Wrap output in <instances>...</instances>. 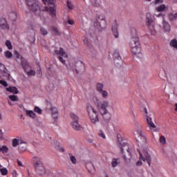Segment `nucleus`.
I'll use <instances>...</instances> for the list:
<instances>
[{
	"instance_id": "f257e3e1",
	"label": "nucleus",
	"mask_w": 177,
	"mask_h": 177,
	"mask_svg": "<svg viewBox=\"0 0 177 177\" xmlns=\"http://www.w3.org/2000/svg\"><path fill=\"white\" fill-rule=\"evenodd\" d=\"M129 46L131 48V52L133 55L142 59L143 55H142V47L140 46V41L139 37L136 34V30H133L131 34V38L130 39Z\"/></svg>"
},
{
	"instance_id": "f03ea898",
	"label": "nucleus",
	"mask_w": 177,
	"mask_h": 177,
	"mask_svg": "<svg viewBox=\"0 0 177 177\" xmlns=\"http://www.w3.org/2000/svg\"><path fill=\"white\" fill-rule=\"evenodd\" d=\"M33 158L35 160V162L33 163L35 171H36L38 175H45L46 174V169H45V166L41 158L35 156Z\"/></svg>"
},
{
	"instance_id": "7ed1b4c3",
	"label": "nucleus",
	"mask_w": 177,
	"mask_h": 177,
	"mask_svg": "<svg viewBox=\"0 0 177 177\" xmlns=\"http://www.w3.org/2000/svg\"><path fill=\"white\" fill-rule=\"evenodd\" d=\"M93 101L95 106H96V107L98 109L100 113L109 111V110H107V107L110 106L109 101H100V100H99L97 97H94L93 98Z\"/></svg>"
},
{
	"instance_id": "20e7f679",
	"label": "nucleus",
	"mask_w": 177,
	"mask_h": 177,
	"mask_svg": "<svg viewBox=\"0 0 177 177\" xmlns=\"http://www.w3.org/2000/svg\"><path fill=\"white\" fill-rule=\"evenodd\" d=\"M86 109L91 122L92 124H96L97 122H99V116L97 115V111L95 110V108L91 105V104H88Z\"/></svg>"
},
{
	"instance_id": "39448f33",
	"label": "nucleus",
	"mask_w": 177,
	"mask_h": 177,
	"mask_svg": "<svg viewBox=\"0 0 177 177\" xmlns=\"http://www.w3.org/2000/svg\"><path fill=\"white\" fill-rule=\"evenodd\" d=\"M29 10L33 12L36 16H39L41 15V8L38 4V1L35 0H26Z\"/></svg>"
},
{
	"instance_id": "423d86ee",
	"label": "nucleus",
	"mask_w": 177,
	"mask_h": 177,
	"mask_svg": "<svg viewBox=\"0 0 177 177\" xmlns=\"http://www.w3.org/2000/svg\"><path fill=\"white\" fill-rule=\"evenodd\" d=\"M82 67H84V64H80L77 65L75 62H70L68 66H67L68 70L73 71L75 74H79L80 70H81V68Z\"/></svg>"
},
{
	"instance_id": "0eeeda50",
	"label": "nucleus",
	"mask_w": 177,
	"mask_h": 177,
	"mask_svg": "<svg viewBox=\"0 0 177 177\" xmlns=\"http://www.w3.org/2000/svg\"><path fill=\"white\" fill-rule=\"evenodd\" d=\"M44 5L48 3V8L46 7V10H49L52 15H56V10L55 9V0H42Z\"/></svg>"
},
{
	"instance_id": "6e6552de",
	"label": "nucleus",
	"mask_w": 177,
	"mask_h": 177,
	"mask_svg": "<svg viewBox=\"0 0 177 177\" xmlns=\"http://www.w3.org/2000/svg\"><path fill=\"white\" fill-rule=\"evenodd\" d=\"M138 151L140 154V160H142V161H144V162H147V164L149 165V167H150L151 165V156H150V153H149V152H147V151H144V156L145 157H143V154H142V153L140 152V151H139V149H138Z\"/></svg>"
},
{
	"instance_id": "1a4fd4ad",
	"label": "nucleus",
	"mask_w": 177,
	"mask_h": 177,
	"mask_svg": "<svg viewBox=\"0 0 177 177\" xmlns=\"http://www.w3.org/2000/svg\"><path fill=\"white\" fill-rule=\"evenodd\" d=\"M146 26L148 27L151 31L154 30V21L153 20V17L150 13H147L145 19Z\"/></svg>"
},
{
	"instance_id": "9d476101",
	"label": "nucleus",
	"mask_w": 177,
	"mask_h": 177,
	"mask_svg": "<svg viewBox=\"0 0 177 177\" xmlns=\"http://www.w3.org/2000/svg\"><path fill=\"white\" fill-rule=\"evenodd\" d=\"M117 145L119 149H120L122 153H124L125 151L131 150V148H129V145L124 142V140H118Z\"/></svg>"
},
{
	"instance_id": "9b49d317",
	"label": "nucleus",
	"mask_w": 177,
	"mask_h": 177,
	"mask_svg": "<svg viewBox=\"0 0 177 177\" xmlns=\"http://www.w3.org/2000/svg\"><path fill=\"white\" fill-rule=\"evenodd\" d=\"M94 27L96 30H98L99 31H102L107 27V23L106 22V20L102 21H95L94 22Z\"/></svg>"
},
{
	"instance_id": "f8f14e48",
	"label": "nucleus",
	"mask_w": 177,
	"mask_h": 177,
	"mask_svg": "<svg viewBox=\"0 0 177 177\" xmlns=\"http://www.w3.org/2000/svg\"><path fill=\"white\" fill-rule=\"evenodd\" d=\"M100 114L104 122H106V124H108V122H110V120H111V114L109 113V111L102 112Z\"/></svg>"
},
{
	"instance_id": "ddd939ff",
	"label": "nucleus",
	"mask_w": 177,
	"mask_h": 177,
	"mask_svg": "<svg viewBox=\"0 0 177 177\" xmlns=\"http://www.w3.org/2000/svg\"><path fill=\"white\" fill-rule=\"evenodd\" d=\"M112 32L115 37V38H118V24H117L116 21H113L112 22Z\"/></svg>"
},
{
	"instance_id": "4468645a",
	"label": "nucleus",
	"mask_w": 177,
	"mask_h": 177,
	"mask_svg": "<svg viewBox=\"0 0 177 177\" xmlns=\"http://www.w3.org/2000/svg\"><path fill=\"white\" fill-rule=\"evenodd\" d=\"M51 115L54 121H57V118L59 117V111L55 106L51 107Z\"/></svg>"
},
{
	"instance_id": "2eb2a0df",
	"label": "nucleus",
	"mask_w": 177,
	"mask_h": 177,
	"mask_svg": "<svg viewBox=\"0 0 177 177\" xmlns=\"http://www.w3.org/2000/svg\"><path fill=\"white\" fill-rule=\"evenodd\" d=\"M21 66L25 72H27V68H30V64L23 57H21Z\"/></svg>"
},
{
	"instance_id": "dca6fc26",
	"label": "nucleus",
	"mask_w": 177,
	"mask_h": 177,
	"mask_svg": "<svg viewBox=\"0 0 177 177\" xmlns=\"http://www.w3.org/2000/svg\"><path fill=\"white\" fill-rule=\"evenodd\" d=\"M0 28L2 30H9V25L4 18H0Z\"/></svg>"
},
{
	"instance_id": "f3484780",
	"label": "nucleus",
	"mask_w": 177,
	"mask_h": 177,
	"mask_svg": "<svg viewBox=\"0 0 177 177\" xmlns=\"http://www.w3.org/2000/svg\"><path fill=\"white\" fill-rule=\"evenodd\" d=\"M113 60L115 63H118L117 62L118 60V62H121L122 58H121V56L120 55V51H118V50H115L113 51Z\"/></svg>"
},
{
	"instance_id": "a211bd4d",
	"label": "nucleus",
	"mask_w": 177,
	"mask_h": 177,
	"mask_svg": "<svg viewBox=\"0 0 177 177\" xmlns=\"http://www.w3.org/2000/svg\"><path fill=\"white\" fill-rule=\"evenodd\" d=\"M122 154L124 160H125V161H131V158H132V153L131 152V150L122 152Z\"/></svg>"
},
{
	"instance_id": "6ab92c4d",
	"label": "nucleus",
	"mask_w": 177,
	"mask_h": 177,
	"mask_svg": "<svg viewBox=\"0 0 177 177\" xmlns=\"http://www.w3.org/2000/svg\"><path fill=\"white\" fill-rule=\"evenodd\" d=\"M71 126L73 127L75 131H81L82 129V126L78 123V121H74L71 123Z\"/></svg>"
},
{
	"instance_id": "aec40b11",
	"label": "nucleus",
	"mask_w": 177,
	"mask_h": 177,
	"mask_svg": "<svg viewBox=\"0 0 177 177\" xmlns=\"http://www.w3.org/2000/svg\"><path fill=\"white\" fill-rule=\"evenodd\" d=\"M7 92H10V93H13V95H17L19 93V90L16 86H10L6 88Z\"/></svg>"
},
{
	"instance_id": "412c9836",
	"label": "nucleus",
	"mask_w": 177,
	"mask_h": 177,
	"mask_svg": "<svg viewBox=\"0 0 177 177\" xmlns=\"http://www.w3.org/2000/svg\"><path fill=\"white\" fill-rule=\"evenodd\" d=\"M55 53L56 55H59L60 56H63V57H68L67 53H65L64 50H63V48H59V50H55Z\"/></svg>"
},
{
	"instance_id": "4be33fe9",
	"label": "nucleus",
	"mask_w": 177,
	"mask_h": 177,
	"mask_svg": "<svg viewBox=\"0 0 177 177\" xmlns=\"http://www.w3.org/2000/svg\"><path fill=\"white\" fill-rule=\"evenodd\" d=\"M162 24L165 31H167V32H169V31H171V26L169 25V23L165 21V19H163Z\"/></svg>"
},
{
	"instance_id": "5701e85b",
	"label": "nucleus",
	"mask_w": 177,
	"mask_h": 177,
	"mask_svg": "<svg viewBox=\"0 0 177 177\" xmlns=\"http://www.w3.org/2000/svg\"><path fill=\"white\" fill-rule=\"evenodd\" d=\"M26 114L28 115V117H30V118H35L37 117V115H35V113H34L33 111L27 110L26 111Z\"/></svg>"
},
{
	"instance_id": "b1692460",
	"label": "nucleus",
	"mask_w": 177,
	"mask_h": 177,
	"mask_svg": "<svg viewBox=\"0 0 177 177\" xmlns=\"http://www.w3.org/2000/svg\"><path fill=\"white\" fill-rule=\"evenodd\" d=\"M167 17L169 21H175L176 20V15L175 14H172V12H169L167 15Z\"/></svg>"
},
{
	"instance_id": "393cba45",
	"label": "nucleus",
	"mask_w": 177,
	"mask_h": 177,
	"mask_svg": "<svg viewBox=\"0 0 177 177\" xmlns=\"http://www.w3.org/2000/svg\"><path fill=\"white\" fill-rule=\"evenodd\" d=\"M102 2H100V0H93L91 1V5L94 6L95 8H99Z\"/></svg>"
},
{
	"instance_id": "a878e982",
	"label": "nucleus",
	"mask_w": 177,
	"mask_h": 177,
	"mask_svg": "<svg viewBox=\"0 0 177 177\" xmlns=\"http://www.w3.org/2000/svg\"><path fill=\"white\" fill-rule=\"evenodd\" d=\"M147 122L151 128H156V124L151 121V118L147 116Z\"/></svg>"
},
{
	"instance_id": "bb28decb",
	"label": "nucleus",
	"mask_w": 177,
	"mask_h": 177,
	"mask_svg": "<svg viewBox=\"0 0 177 177\" xmlns=\"http://www.w3.org/2000/svg\"><path fill=\"white\" fill-rule=\"evenodd\" d=\"M9 151V148L6 147V145H3L2 147H0V153H3V154H5V153H8Z\"/></svg>"
},
{
	"instance_id": "cd10ccee",
	"label": "nucleus",
	"mask_w": 177,
	"mask_h": 177,
	"mask_svg": "<svg viewBox=\"0 0 177 177\" xmlns=\"http://www.w3.org/2000/svg\"><path fill=\"white\" fill-rule=\"evenodd\" d=\"M137 133L138 136H140V139H142V140H146V137L144 136L143 132H142V130L138 129L137 130Z\"/></svg>"
},
{
	"instance_id": "c85d7f7f",
	"label": "nucleus",
	"mask_w": 177,
	"mask_h": 177,
	"mask_svg": "<svg viewBox=\"0 0 177 177\" xmlns=\"http://www.w3.org/2000/svg\"><path fill=\"white\" fill-rule=\"evenodd\" d=\"M68 156L72 164H77V158H75V156H73L71 153H69Z\"/></svg>"
},
{
	"instance_id": "c756f323",
	"label": "nucleus",
	"mask_w": 177,
	"mask_h": 177,
	"mask_svg": "<svg viewBox=\"0 0 177 177\" xmlns=\"http://www.w3.org/2000/svg\"><path fill=\"white\" fill-rule=\"evenodd\" d=\"M170 46L173 48H175V49H177V40L176 39H173L170 41Z\"/></svg>"
},
{
	"instance_id": "7c9ffc66",
	"label": "nucleus",
	"mask_w": 177,
	"mask_h": 177,
	"mask_svg": "<svg viewBox=\"0 0 177 177\" xmlns=\"http://www.w3.org/2000/svg\"><path fill=\"white\" fill-rule=\"evenodd\" d=\"M103 84L102 83H97L96 85V89L97 92H102L103 91Z\"/></svg>"
},
{
	"instance_id": "2f4dec72",
	"label": "nucleus",
	"mask_w": 177,
	"mask_h": 177,
	"mask_svg": "<svg viewBox=\"0 0 177 177\" xmlns=\"http://www.w3.org/2000/svg\"><path fill=\"white\" fill-rule=\"evenodd\" d=\"M8 97L12 102H19V97H17V95H9Z\"/></svg>"
},
{
	"instance_id": "473e14b6",
	"label": "nucleus",
	"mask_w": 177,
	"mask_h": 177,
	"mask_svg": "<svg viewBox=\"0 0 177 177\" xmlns=\"http://www.w3.org/2000/svg\"><path fill=\"white\" fill-rule=\"evenodd\" d=\"M5 56L8 59H12V57H13V54L12 53V52L7 50L5 52Z\"/></svg>"
},
{
	"instance_id": "72a5a7b5",
	"label": "nucleus",
	"mask_w": 177,
	"mask_h": 177,
	"mask_svg": "<svg viewBox=\"0 0 177 177\" xmlns=\"http://www.w3.org/2000/svg\"><path fill=\"white\" fill-rule=\"evenodd\" d=\"M5 45L7 46L8 49H9L10 50L13 48V46H12V43L9 40H7L6 41Z\"/></svg>"
},
{
	"instance_id": "f704fd0d",
	"label": "nucleus",
	"mask_w": 177,
	"mask_h": 177,
	"mask_svg": "<svg viewBox=\"0 0 177 177\" xmlns=\"http://www.w3.org/2000/svg\"><path fill=\"white\" fill-rule=\"evenodd\" d=\"M40 32L41 35H48V30H46L44 27L40 28Z\"/></svg>"
},
{
	"instance_id": "c9c22d12",
	"label": "nucleus",
	"mask_w": 177,
	"mask_h": 177,
	"mask_svg": "<svg viewBox=\"0 0 177 177\" xmlns=\"http://www.w3.org/2000/svg\"><path fill=\"white\" fill-rule=\"evenodd\" d=\"M99 93H100V95H102V97H104V99H106V97H107L109 96V93L106 91L102 90Z\"/></svg>"
},
{
	"instance_id": "e433bc0d",
	"label": "nucleus",
	"mask_w": 177,
	"mask_h": 177,
	"mask_svg": "<svg viewBox=\"0 0 177 177\" xmlns=\"http://www.w3.org/2000/svg\"><path fill=\"white\" fill-rule=\"evenodd\" d=\"M66 5L68 9L73 10L74 8V6H73V3L71 2L70 0H67Z\"/></svg>"
},
{
	"instance_id": "4c0bfd02",
	"label": "nucleus",
	"mask_w": 177,
	"mask_h": 177,
	"mask_svg": "<svg viewBox=\"0 0 177 177\" xmlns=\"http://www.w3.org/2000/svg\"><path fill=\"white\" fill-rule=\"evenodd\" d=\"M17 146H19V140L15 138L12 140V147H17Z\"/></svg>"
},
{
	"instance_id": "58836bf2",
	"label": "nucleus",
	"mask_w": 177,
	"mask_h": 177,
	"mask_svg": "<svg viewBox=\"0 0 177 177\" xmlns=\"http://www.w3.org/2000/svg\"><path fill=\"white\" fill-rule=\"evenodd\" d=\"M156 10H158V12H163V10H165V5L162 4L160 6L156 8Z\"/></svg>"
},
{
	"instance_id": "ea45409f",
	"label": "nucleus",
	"mask_w": 177,
	"mask_h": 177,
	"mask_svg": "<svg viewBox=\"0 0 177 177\" xmlns=\"http://www.w3.org/2000/svg\"><path fill=\"white\" fill-rule=\"evenodd\" d=\"M0 172L1 175H8V169L6 168L0 169Z\"/></svg>"
},
{
	"instance_id": "a19ab883",
	"label": "nucleus",
	"mask_w": 177,
	"mask_h": 177,
	"mask_svg": "<svg viewBox=\"0 0 177 177\" xmlns=\"http://www.w3.org/2000/svg\"><path fill=\"white\" fill-rule=\"evenodd\" d=\"M34 111L35 113H37V114H42V109H41L38 106H35Z\"/></svg>"
},
{
	"instance_id": "79ce46f5",
	"label": "nucleus",
	"mask_w": 177,
	"mask_h": 177,
	"mask_svg": "<svg viewBox=\"0 0 177 177\" xmlns=\"http://www.w3.org/2000/svg\"><path fill=\"white\" fill-rule=\"evenodd\" d=\"M160 143H162V145H165V143H167V140L164 136H160Z\"/></svg>"
},
{
	"instance_id": "37998d69",
	"label": "nucleus",
	"mask_w": 177,
	"mask_h": 177,
	"mask_svg": "<svg viewBox=\"0 0 177 177\" xmlns=\"http://www.w3.org/2000/svg\"><path fill=\"white\" fill-rule=\"evenodd\" d=\"M71 118L74 121H78V116L77 115H75V113H71Z\"/></svg>"
},
{
	"instance_id": "c03bdc74",
	"label": "nucleus",
	"mask_w": 177,
	"mask_h": 177,
	"mask_svg": "<svg viewBox=\"0 0 177 177\" xmlns=\"http://www.w3.org/2000/svg\"><path fill=\"white\" fill-rule=\"evenodd\" d=\"M52 30L55 32V35H60V32H59V30H57V28L53 26L52 27Z\"/></svg>"
},
{
	"instance_id": "a18cd8bd",
	"label": "nucleus",
	"mask_w": 177,
	"mask_h": 177,
	"mask_svg": "<svg viewBox=\"0 0 177 177\" xmlns=\"http://www.w3.org/2000/svg\"><path fill=\"white\" fill-rule=\"evenodd\" d=\"M98 135L100 138H102V139H106V135H104V133H103V131L100 130V131L98 133Z\"/></svg>"
},
{
	"instance_id": "49530a36",
	"label": "nucleus",
	"mask_w": 177,
	"mask_h": 177,
	"mask_svg": "<svg viewBox=\"0 0 177 177\" xmlns=\"http://www.w3.org/2000/svg\"><path fill=\"white\" fill-rule=\"evenodd\" d=\"M102 20H106V17H104V15H100L98 16V18L96 20V21H102Z\"/></svg>"
},
{
	"instance_id": "de8ad7c7",
	"label": "nucleus",
	"mask_w": 177,
	"mask_h": 177,
	"mask_svg": "<svg viewBox=\"0 0 177 177\" xmlns=\"http://www.w3.org/2000/svg\"><path fill=\"white\" fill-rule=\"evenodd\" d=\"M112 167H115L117 165H118V162H117V159L113 158L112 160Z\"/></svg>"
},
{
	"instance_id": "09e8293b",
	"label": "nucleus",
	"mask_w": 177,
	"mask_h": 177,
	"mask_svg": "<svg viewBox=\"0 0 177 177\" xmlns=\"http://www.w3.org/2000/svg\"><path fill=\"white\" fill-rule=\"evenodd\" d=\"M0 84L3 85V86H5L6 88V86H8V82H6V81L5 80H0Z\"/></svg>"
},
{
	"instance_id": "8fccbe9b",
	"label": "nucleus",
	"mask_w": 177,
	"mask_h": 177,
	"mask_svg": "<svg viewBox=\"0 0 177 177\" xmlns=\"http://www.w3.org/2000/svg\"><path fill=\"white\" fill-rule=\"evenodd\" d=\"M28 75H35V71L30 70V71L26 72Z\"/></svg>"
},
{
	"instance_id": "3c124183",
	"label": "nucleus",
	"mask_w": 177,
	"mask_h": 177,
	"mask_svg": "<svg viewBox=\"0 0 177 177\" xmlns=\"http://www.w3.org/2000/svg\"><path fill=\"white\" fill-rule=\"evenodd\" d=\"M3 75H4V77H6V76L10 77V74H9L8 72L5 71V70H6V69H3Z\"/></svg>"
},
{
	"instance_id": "603ef678",
	"label": "nucleus",
	"mask_w": 177,
	"mask_h": 177,
	"mask_svg": "<svg viewBox=\"0 0 177 177\" xmlns=\"http://www.w3.org/2000/svg\"><path fill=\"white\" fill-rule=\"evenodd\" d=\"M15 55L17 59H20V53H19V52L15 51Z\"/></svg>"
},
{
	"instance_id": "864d4df0",
	"label": "nucleus",
	"mask_w": 177,
	"mask_h": 177,
	"mask_svg": "<svg viewBox=\"0 0 177 177\" xmlns=\"http://www.w3.org/2000/svg\"><path fill=\"white\" fill-rule=\"evenodd\" d=\"M0 139L3 140V132H2L1 129H0Z\"/></svg>"
},
{
	"instance_id": "5fc2aeb1",
	"label": "nucleus",
	"mask_w": 177,
	"mask_h": 177,
	"mask_svg": "<svg viewBox=\"0 0 177 177\" xmlns=\"http://www.w3.org/2000/svg\"><path fill=\"white\" fill-rule=\"evenodd\" d=\"M59 62H61V63H62L63 64H64V63H66V60L63 59V57H59Z\"/></svg>"
},
{
	"instance_id": "6e6d98bb",
	"label": "nucleus",
	"mask_w": 177,
	"mask_h": 177,
	"mask_svg": "<svg viewBox=\"0 0 177 177\" xmlns=\"http://www.w3.org/2000/svg\"><path fill=\"white\" fill-rule=\"evenodd\" d=\"M68 24H71V26H73V24H74V21H73L71 19H68Z\"/></svg>"
},
{
	"instance_id": "4d7b16f0",
	"label": "nucleus",
	"mask_w": 177,
	"mask_h": 177,
	"mask_svg": "<svg viewBox=\"0 0 177 177\" xmlns=\"http://www.w3.org/2000/svg\"><path fill=\"white\" fill-rule=\"evenodd\" d=\"M142 160H140L136 162V165L138 167H140V165H142Z\"/></svg>"
},
{
	"instance_id": "13d9d810",
	"label": "nucleus",
	"mask_w": 177,
	"mask_h": 177,
	"mask_svg": "<svg viewBox=\"0 0 177 177\" xmlns=\"http://www.w3.org/2000/svg\"><path fill=\"white\" fill-rule=\"evenodd\" d=\"M1 68L2 70H6L5 65H3V64H0V70H1Z\"/></svg>"
},
{
	"instance_id": "bf43d9fd",
	"label": "nucleus",
	"mask_w": 177,
	"mask_h": 177,
	"mask_svg": "<svg viewBox=\"0 0 177 177\" xmlns=\"http://www.w3.org/2000/svg\"><path fill=\"white\" fill-rule=\"evenodd\" d=\"M17 164L19 165V167H23V163H21V161L17 160Z\"/></svg>"
},
{
	"instance_id": "052dcab7",
	"label": "nucleus",
	"mask_w": 177,
	"mask_h": 177,
	"mask_svg": "<svg viewBox=\"0 0 177 177\" xmlns=\"http://www.w3.org/2000/svg\"><path fill=\"white\" fill-rule=\"evenodd\" d=\"M84 44H86L88 45V39L87 38L84 39Z\"/></svg>"
},
{
	"instance_id": "680f3d73",
	"label": "nucleus",
	"mask_w": 177,
	"mask_h": 177,
	"mask_svg": "<svg viewBox=\"0 0 177 177\" xmlns=\"http://www.w3.org/2000/svg\"><path fill=\"white\" fill-rule=\"evenodd\" d=\"M161 2V0H156L155 1V3L157 4V3H160Z\"/></svg>"
},
{
	"instance_id": "e2e57ef3",
	"label": "nucleus",
	"mask_w": 177,
	"mask_h": 177,
	"mask_svg": "<svg viewBox=\"0 0 177 177\" xmlns=\"http://www.w3.org/2000/svg\"><path fill=\"white\" fill-rule=\"evenodd\" d=\"M59 151H62V153H64V148H60Z\"/></svg>"
},
{
	"instance_id": "0e129e2a",
	"label": "nucleus",
	"mask_w": 177,
	"mask_h": 177,
	"mask_svg": "<svg viewBox=\"0 0 177 177\" xmlns=\"http://www.w3.org/2000/svg\"><path fill=\"white\" fill-rule=\"evenodd\" d=\"M144 111H145V114H147V109L144 108Z\"/></svg>"
},
{
	"instance_id": "69168bd1",
	"label": "nucleus",
	"mask_w": 177,
	"mask_h": 177,
	"mask_svg": "<svg viewBox=\"0 0 177 177\" xmlns=\"http://www.w3.org/2000/svg\"><path fill=\"white\" fill-rule=\"evenodd\" d=\"M8 104H10V106H13V104H12V102L8 101Z\"/></svg>"
},
{
	"instance_id": "338daca9",
	"label": "nucleus",
	"mask_w": 177,
	"mask_h": 177,
	"mask_svg": "<svg viewBox=\"0 0 177 177\" xmlns=\"http://www.w3.org/2000/svg\"><path fill=\"white\" fill-rule=\"evenodd\" d=\"M175 111H177V104H176V109Z\"/></svg>"
},
{
	"instance_id": "774afa93",
	"label": "nucleus",
	"mask_w": 177,
	"mask_h": 177,
	"mask_svg": "<svg viewBox=\"0 0 177 177\" xmlns=\"http://www.w3.org/2000/svg\"><path fill=\"white\" fill-rule=\"evenodd\" d=\"M0 53H2V48L0 47Z\"/></svg>"
}]
</instances>
